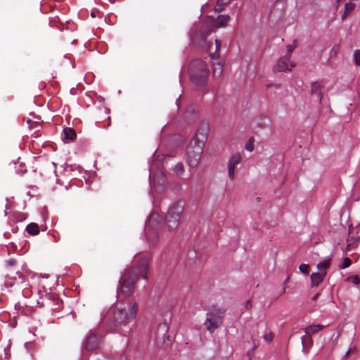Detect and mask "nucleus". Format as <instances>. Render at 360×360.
<instances>
[{
  "mask_svg": "<svg viewBox=\"0 0 360 360\" xmlns=\"http://www.w3.org/2000/svg\"><path fill=\"white\" fill-rule=\"evenodd\" d=\"M111 310L115 323L106 326V330L112 332L117 325L126 326L136 319L139 304L134 301L127 300L117 304Z\"/></svg>",
  "mask_w": 360,
  "mask_h": 360,
  "instance_id": "3",
  "label": "nucleus"
},
{
  "mask_svg": "<svg viewBox=\"0 0 360 360\" xmlns=\"http://www.w3.org/2000/svg\"><path fill=\"white\" fill-rule=\"evenodd\" d=\"M134 257L136 260L134 267L126 269L119 281L117 292L124 296H130L133 293L134 284L139 278H148L150 258L140 254L135 255Z\"/></svg>",
  "mask_w": 360,
  "mask_h": 360,
  "instance_id": "1",
  "label": "nucleus"
},
{
  "mask_svg": "<svg viewBox=\"0 0 360 360\" xmlns=\"http://www.w3.org/2000/svg\"><path fill=\"white\" fill-rule=\"evenodd\" d=\"M198 118L197 107L193 104L188 105L184 114V120L187 123L195 122Z\"/></svg>",
  "mask_w": 360,
  "mask_h": 360,
  "instance_id": "14",
  "label": "nucleus"
},
{
  "mask_svg": "<svg viewBox=\"0 0 360 360\" xmlns=\"http://www.w3.org/2000/svg\"><path fill=\"white\" fill-rule=\"evenodd\" d=\"M16 274L18 275L19 278L21 280L20 283L24 284L25 281L23 274L19 271H17Z\"/></svg>",
  "mask_w": 360,
  "mask_h": 360,
  "instance_id": "37",
  "label": "nucleus"
},
{
  "mask_svg": "<svg viewBox=\"0 0 360 360\" xmlns=\"http://www.w3.org/2000/svg\"><path fill=\"white\" fill-rule=\"evenodd\" d=\"M162 162L158 160H153L149 167V181L152 190L156 193H162L166 186V176L161 169Z\"/></svg>",
  "mask_w": 360,
  "mask_h": 360,
  "instance_id": "6",
  "label": "nucleus"
},
{
  "mask_svg": "<svg viewBox=\"0 0 360 360\" xmlns=\"http://www.w3.org/2000/svg\"><path fill=\"white\" fill-rule=\"evenodd\" d=\"M326 275V271L312 273L311 274V287L318 286L321 283H322Z\"/></svg>",
  "mask_w": 360,
  "mask_h": 360,
  "instance_id": "16",
  "label": "nucleus"
},
{
  "mask_svg": "<svg viewBox=\"0 0 360 360\" xmlns=\"http://www.w3.org/2000/svg\"><path fill=\"white\" fill-rule=\"evenodd\" d=\"M290 58L288 56H285L283 58H280L276 65L274 67V70L275 72H284L288 70V63H289Z\"/></svg>",
  "mask_w": 360,
  "mask_h": 360,
  "instance_id": "15",
  "label": "nucleus"
},
{
  "mask_svg": "<svg viewBox=\"0 0 360 360\" xmlns=\"http://www.w3.org/2000/svg\"><path fill=\"white\" fill-rule=\"evenodd\" d=\"M295 48V44L288 45L287 46V50H288V53L290 54L294 50Z\"/></svg>",
  "mask_w": 360,
  "mask_h": 360,
  "instance_id": "35",
  "label": "nucleus"
},
{
  "mask_svg": "<svg viewBox=\"0 0 360 360\" xmlns=\"http://www.w3.org/2000/svg\"><path fill=\"white\" fill-rule=\"evenodd\" d=\"M275 86H276V88H279V87H280V84H275Z\"/></svg>",
  "mask_w": 360,
  "mask_h": 360,
  "instance_id": "52",
  "label": "nucleus"
},
{
  "mask_svg": "<svg viewBox=\"0 0 360 360\" xmlns=\"http://www.w3.org/2000/svg\"><path fill=\"white\" fill-rule=\"evenodd\" d=\"M311 94L316 96L317 99L319 102L321 101L322 94H321V84L319 82H315L311 83Z\"/></svg>",
  "mask_w": 360,
  "mask_h": 360,
  "instance_id": "17",
  "label": "nucleus"
},
{
  "mask_svg": "<svg viewBox=\"0 0 360 360\" xmlns=\"http://www.w3.org/2000/svg\"><path fill=\"white\" fill-rule=\"evenodd\" d=\"M245 149L248 151H252L254 150V146H253V143L251 142V141L250 140V141L248 143H247L245 144Z\"/></svg>",
  "mask_w": 360,
  "mask_h": 360,
  "instance_id": "32",
  "label": "nucleus"
},
{
  "mask_svg": "<svg viewBox=\"0 0 360 360\" xmlns=\"http://www.w3.org/2000/svg\"><path fill=\"white\" fill-rule=\"evenodd\" d=\"M206 6H207V4H205V5H203V6L201 7V11H202V9H204V8H205V7H206Z\"/></svg>",
  "mask_w": 360,
  "mask_h": 360,
  "instance_id": "49",
  "label": "nucleus"
},
{
  "mask_svg": "<svg viewBox=\"0 0 360 360\" xmlns=\"http://www.w3.org/2000/svg\"><path fill=\"white\" fill-rule=\"evenodd\" d=\"M181 75H182V72H181L180 75H179V82H180V83L181 82Z\"/></svg>",
  "mask_w": 360,
  "mask_h": 360,
  "instance_id": "48",
  "label": "nucleus"
},
{
  "mask_svg": "<svg viewBox=\"0 0 360 360\" xmlns=\"http://www.w3.org/2000/svg\"><path fill=\"white\" fill-rule=\"evenodd\" d=\"M167 330L168 326L165 323H160L158 326L157 336L164 339L167 335Z\"/></svg>",
  "mask_w": 360,
  "mask_h": 360,
  "instance_id": "20",
  "label": "nucleus"
},
{
  "mask_svg": "<svg viewBox=\"0 0 360 360\" xmlns=\"http://www.w3.org/2000/svg\"><path fill=\"white\" fill-rule=\"evenodd\" d=\"M91 15L93 18H94V17L96 16V15H95V13H94V12H91Z\"/></svg>",
  "mask_w": 360,
  "mask_h": 360,
  "instance_id": "50",
  "label": "nucleus"
},
{
  "mask_svg": "<svg viewBox=\"0 0 360 360\" xmlns=\"http://www.w3.org/2000/svg\"><path fill=\"white\" fill-rule=\"evenodd\" d=\"M329 266H330V260L326 259V260H323V261L318 263V264L316 265V267L321 271L322 270H323V271H326V269H328L329 267Z\"/></svg>",
  "mask_w": 360,
  "mask_h": 360,
  "instance_id": "26",
  "label": "nucleus"
},
{
  "mask_svg": "<svg viewBox=\"0 0 360 360\" xmlns=\"http://www.w3.org/2000/svg\"><path fill=\"white\" fill-rule=\"evenodd\" d=\"M22 294L25 297H28L30 296L28 290H26L25 289H23L22 290Z\"/></svg>",
  "mask_w": 360,
  "mask_h": 360,
  "instance_id": "39",
  "label": "nucleus"
},
{
  "mask_svg": "<svg viewBox=\"0 0 360 360\" xmlns=\"http://www.w3.org/2000/svg\"><path fill=\"white\" fill-rule=\"evenodd\" d=\"M349 352H350V349H349V350L346 352L345 355H346V356H347Z\"/></svg>",
  "mask_w": 360,
  "mask_h": 360,
  "instance_id": "53",
  "label": "nucleus"
},
{
  "mask_svg": "<svg viewBox=\"0 0 360 360\" xmlns=\"http://www.w3.org/2000/svg\"><path fill=\"white\" fill-rule=\"evenodd\" d=\"M211 32L210 28L205 26H194L190 31V39L193 45L202 51H208L212 46V41L207 39V35Z\"/></svg>",
  "mask_w": 360,
  "mask_h": 360,
  "instance_id": "7",
  "label": "nucleus"
},
{
  "mask_svg": "<svg viewBox=\"0 0 360 360\" xmlns=\"http://www.w3.org/2000/svg\"><path fill=\"white\" fill-rule=\"evenodd\" d=\"M354 60L356 65H360V50H356L354 53Z\"/></svg>",
  "mask_w": 360,
  "mask_h": 360,
  "instance_id": "29",
  "label": "nucleus"
},
{
  "mask_svg": "<svg viewBox=\"0 0 360 360\" xmlns=\"http://www.w3.org/2000/svg\"><path fill=\"white\" fill-rule=\"evenodd\" d=\"M221 316L213 313H208L207 314L206 320L204 322V325L206 329L210 333H212L219 326L221 325Z\"/></svg>",
  "mask_w": 360,
  "mask_h": 360,
  "instance_id": "11",
  "label": "nucleus"
},
{
  "mask_svg": "<svg viewBox=\"0 0 360 360\" xmlns=\"http://www.w3.org/2000/svg\"><path fill=\"white\" fill-rule=\"evenodd\" d=\"M213 77H219L223 72V65L220 62H213L212 63Z\"/></svg>",
  "mask_w": 360,
  "mask_h": 360,
  "instance_id": "19",
  "label": "nucleus"
},
{
  "mask_svg": "<svg viewBox=\"0 0 360 360\" xmlns=\"http://www.w3.org/2000/svg\"><path fill=\"white\" fill-rule=\"evenodd\" d=\"M38 294L39 295V297L41 298L42 297V292L41 290H39L38 291Z\"/></svg>",
  "mask_w": 360,
  "mask_h": 360,
  "instance_id": "47",
  "label": "nucleus"
},
{
  "mask_svg": "<svg viewBox=\"0 0 360 360\" xmlns=\"http://www.w3.org/2000/svg\"><path fill=\"white\" fill-rule=\"evenodd\" d=\"M229 20V15H219L217 18L208 16L204 20V25L207 26L212 30V28H219L225 26Z\"/></svg>",
  "mask_w": 360,
  "mask_h": 360,
  "instance_id": "10",
  "label": "nucleus"
},
{
  "mask_svg": "<svg viewBox=\"0 0 360 360\" xmlns=\"http://www.w3.org/2000/svg\"><path fill=\"white\" fill-rule=\"evenodd\" d=\"M101 325H102V326H104L105 325V319H103L101 321Z\"/></svg>",
  "mask_w": 360,
  "mask_h": 360,
  "instance_id": "46",
  "label": "nucleus"
},
{
  "mask_svg": "<svg viewBox=\"0 0 360 360\" xmlns=\"http://www.w3.org/2000/svg\"><path fill=\"white\" fill-rule=\"evenodd\" d=\"M162 227V218L158 213L153 212L146 219L144 229L146 240L150 245L154 246L158 243Z\"/></svg>",
  "mask_w": 360,
  "mask_h": 360,
  "instance_id": "5",
  "label": "nucleus"
},
{
  "mask_svg": "<svg viewBox=\"0 0 360 360\" xmlns=\"http://www.w3.org/2000/svg\"><path fill=\"white\" fill-rule=\"evenodd\" d=\"M354 4L352 2L347 3L345 6V13L342 15V18L344 19L349 13L354 10Z\"/></svg>",
  "mask_w": 360,
  "mask_h": 360,
  "instance_id": "25",
  "label": "nucleus"
},
{
  "mask_svg": "<svg viewBox=\"0 0 360 360\" xmlns=\"http://www.w3.org/2000/svg\"><path fill=\"white\" fill-rule=\"evenodd\" d=\"M188 255L190 259L195 258L196 257L195 251L194 250H190L188 253Z\"/></svg>",
  "mask_w": 360,
  "mask_h": 360,
  "instance_id": "34",
  "label": "nucleus"
},
{
  "mask_svg": "<svg viewBox=\"0 0 360 360\" xmlns=\"http://www.w3.org/2000/svg\"><path fill=\"white\" fill-rule=\"evenodd\" d=\"M209 131L210 124L208 121H201L194 136L186 149V161L191 168H194L199 164L207 140Z\"/></svg>",
  "mask_w": 360,
  "mask_h": 360,
  "instance_id": "2",
  "label": "nucleus"
},
{
  "mask_svg": "<svg viewBox=\"0 0 360 360\" xmlns=\"http://www.w3.org/2000/svg\"><path fill=\"white\" fill-rule=\"evenodd\" d=\"M231 0H217V4L214 7V11L221 12L224 10V6L229 4Z\"/></svg>",
  "mask_w": 360,
  "mask_h": 360,
  "instance_id": "22",
  "label": "nucleus"
},
{
  "mask_svg": "<svg viewBox=\"0 0 360 360\" xmlns=\"http://www.w3.org/2000/svg\"><path fill=\"white\" fill-rule=\"evenodd\" d=\"M319 296H320V293H319V292H318V293L315 294V295L312 297V298H311V299H312V300H313V301H316V300L319 298Z\"/></svg>",
  "mask_w": 360,
  "mask_h": 360,
  "instance_id": "40",
  "label": "nucleus"
},
{
  "mask_svg": "<svg viewBox=\"0 0 360 360\" xmlns=\"http://www.w3.org/2000/svg\"><path fill=\"white\" fill-rule=\"evenodd\" d=\"M100 340L101 338L91 330L86 337L83 347L87 350H93L98 347Z\"/></svg>",
  "mask_w": 360,
  "mask_h": 360,
  "instance_id": "13",
  "label": "nucleus"
},
{
  "mask_svg": "<svg viewBox=\"0 0 360 360\" xmlns=\"http://www.w3.org/2000/svg\"><path fill=\"white\" fill-rule=\"evenodd\" d=\"M190 80L196 89L204 94L207 92L209 70L206 63L200 59L192 60L188 68Z\"/></svg>",
  "mask_w": 360,
  "mask_h": 360,
  "instance_id": "4",
  "label": "nucleus"
},
{
  "mask_svg": "<svg viewBox=\"0 0 360 360\" xmlns=\"http://www.w3.org/2000/svg\"><path fill=\"white\" fill-rule=\"evenodd\" d=\"M63 132L64 138L68 141H72L76 138L75 131L70 127H65Z\"/></svg>",
  "mask_w": 360,
  "mask_h": 360,
  "instance_id": "18",
  "label": "nucleus"
},
{
  "mask_svg": "<svg viewBox=\"0 0 360 360\" xmlns=\"http://www.w3.org/2000/svg\"><path fill=\"white\" fill-rule=\"evenodd\" d=\"M181 95H180L179 96V98L176 100V105H177V107H179V103H180V98H181Z\"/></svg>",
  "mask_w": 360,
  "mask_h": 360,
  "instance_id": "45",
  "label": "nucleus"
},
{
  "mask_svg": "<svg viewBox=\"0 0 360 360\" xmlns=\"http://www.w3.org/2000/svg\"><path fill=\"white\" fill-rule=\"evenodd\" d=\"M242 160L241 155L239 153L233 154L228 162V174L231 180H233L235 178V169Z\"/></svg>",
  "mask_w": 360,
  "mask_h": 360,
  "instance_id": "12",
  "label": "nucleus"
},
{
  "mask_svg": "<svg viewBox=\"0 0 360 360\" xmlns=\"http://www.w3.org/2000/svg\"><path fill=\"white\" fill-rule=\"evenodd\" d=\"M32 345V342H27L25 343V347L26 348V349H30V347Z\"/></svg>",
  "mask_w": 360,
  "mask_h": 360,
  "instance_id": "42",
  "label": "nucleus"
},
{
  "mask_svg": "<svg viewBox=\"0 0 360 360\" xmlns=\"http://www.w3.org/2000/svg\"><path fill=\"white\" fill-rule=\"evenodd\" d=\"M76 42H77V40H76V39H74V40L72 41V44H76Z\"/></svg>",
  "mask_w": 360,
  "mask_h": 360,
  "instance_id": "51",
  "label": "nucleus"
},
{
  "mask_svg": "<svg viewBox=\"0 0 360 360\" xmlns=\"http://www.w3.org/2000/svg\"><path fill=\"white\" fill-rule=\"evenodd\" d=\"M15 260L11 259H9L7 263L9 266H13L14 264H15Z\"/></svg>",
  "mask_w": 360,
  "mask_h": 360,
  "instance_id": "43",
  "label": "nucleus"
},
{
  "mask_svg": "<svg viewBox=\"0 0 360 360\" xmlns=\"http://www.w3.org/2000/svg\"><path fill=\"white\" fill-rule=\"evenodd\" d=\"M352 282L354 285H359L360 283V278L358 276H354L352 277Z\"/></svg>",
  "mask_w": 360,
  "mask_h": 360,
  "instance_id": "33",
  "label": "nucleus"
},
{
  "mask_svg": "<svg viewBox=\"0 0 360 360\" xmlns=\"http://www.w3.org/2000/svg\"><path fill=\"white\" fill-rule=\"evenodd\" d=\"M26 231L28 233L35 236L39 233V228L37 224L30 223L26 226Z\"/></svg>",
  "mask_w": 360,
  "mask_h": 360,
  "instance_id": "21",
  "label": "nucleus"
},
{
  "mask_svg": "<svg viewBox=\"0 0 360 360\" xmlns=\"http://www.w3.org/2000/svg\"><path fill=\"white\" fill-rule=\"evenodd\" d=\"M252 307V304L250 300H248L245 303V308L249 309Z\"/></svg>",
  "mask_w": 360,
  "mask_h": 360,
  "instance_id": "41",
  "label": "nucleus"
},
{
  "mask_svg": "<svg viewBox=\"0 0 360 360\" xmlns=\"http://www.w3.org/2000/svg\"><path fill=\"white\" fill-rule=\"evenodd\" d=\"M16 172L20 174H23L26 172V169L25 168V165L22 163H20L19 166L16 169Z\"/></svg>",
  "mask_w": 360,
  "mask_h": 360,
  "instance_id": "31",
  "label": "nucleus"
},
{
  "mask_svg": "<svg viewBox=\"0 0 360 360\" xmlns=\"http://www.w3.org/2000/svg\"><path fill=\"white\" fill-rule=\"evenodd\" d=\"M351 259L349 257H345L342 263L339 265L341 269H345L351 265Z\"/></svg>",
  "mask_w": 360,
  "mask_h": 360,
  "instance_id": "28",
  "label": "nucleus"
},
{
  "mask_svg": "<svg viewBox=\"0 0 360 360\" xmlns=\"http://www.w3.org/2000/svg\"><path fill=\"white\" fill-rule=\"evenodd\" d=\"M273 339V336L271 333L264 335V340L266 342H271Z\"/></svg>",
  "mask_w": 360,
  "mask_h": 360,
  "instance_id": "36",
  "label": "nucleus"
},
{
  "mask_svg": "<svg viewBox=\"0 0 360 360\" xmlns=\"http://www.w3.org/2000/svg\"><path fill=\"white\" fill-rule=\"evenodd\" d=\"M299 269L301 273L304 274H308L309 273V265L306 264H301L299 266Z\"/></svg>",
  "mask_w": 360,
  "mask_h": 360,
  "instance_id": "30",
  "label": "nucleus"
},
{
  "mask_svg": "<svg viewBox=\"0 0 360 360\" xmlns=\"http://www.w3.org/2000/svg\"><path fill=\"white\" fill-rule=\"evenodd\" d=\"M215 42V52L210 55L212 60H218L219 58V51L221 47V41L218 39L214 40Z\"/></svg>",
  "mask_w": 360,
  "mask_h": 360,
  "instance_id": "23",
  "label": "nucleus"
},
{
  "mask_svg": "<svg viewBox=\"0 0 360 360\" xmlns=\"http://www.w3.org/2000/svg\"><path fill=\"white\" fill-rule=\"evenodd\" d=\"M18 280L15 278L8 277L6 278L4 286L7 289L12 288Z\"/></svg>",
  "mask_w": 360,
  "mask_h": 360,
  "instance_id": "27",
  "label": "nucleus"
},
{
  "mask_svg": "<svg viewBox=\"0 0 360 360\" xmlns=\"http://www.w3.org/2000/svg\"><path fill=\"white\" fill-rule=\"evenodd\" d=\"M273 84H267V86L269 87L271 86H272Z\"/></svg>",
  "mask_w": 360,
  "mask_h": 360,
  "instance_id": "54",
  "label": "nucleus"
},
{
  "mask_svg": "<svg viewBox=\"0 0 360 360\" xmlns=\"http://www.w3.org/2000/svg\"><path fill=\"white\" fill-rule=\"evenodd\" d=\"M325 328V326L321 324L310 325L304 329L305 334L307 337L302 336L301 342L302 345V352L307 353L312 345L311 334H315Z\"/></svg>",
  "mask_w": 360,
  "mask_h": 360,
  "instance_id": "9",
  "label": "nucleus"
},
{
  "mask_svg": "<svg viewBox=\"0 0 360 360\" xmlns=\"http://www.w3.org/2000/svg\"><path fill=\"white\" fill-rule=\"evenodd\" d=\"M173 171L176 175H181L184 172V167L183 164L181 162L176 163L173 168Z\"/></svg>",
  "mask_w": 360,
  "mask_h": 360,
  "instance_id": "24",
  "label": "nucleus"
},
{
  "mask_svg": "<svg viewBox=\"0 0 360 360\" xmlns=\"http://www.w3.org/2000/svg\"><path fill=\"white\" fill-rule=\"evenodd\" d=\"M153 207H156V208L159 206L158 200L153 196Z\"/></svg>",
  "mask_w": 360,
  "mask_h": 360,
  "instance_id": "38",
  "label": "nucleus"
},
{
  "mask_svg": "<svg viewBox=\"0 0 360 360\" xmlns=\"http://www.w3.org/2000/svg\"><path fill=\"white\" fill-rule=\"evenodd\" d=\"M184 207V202L179 200L169 208L165 217V223L169 231H172L177 227Z\"/></svg>",
  "mask_w": 360,
  "mask_h": 360,
  "instance_id": "8",
  "label": "nucleus"
},
{
  "mask_svg": "<svg viewBox=\"0 0 360 360\" xmlns=\"http://www.w3.org/2000/svg\"><path fill=\"white\" fill-rule=\"evenodd\" d=\"M20 308H21V305L19 303H17V304H15V309L17 311H20Z\"/></svg>",
  "mask_w": 360,
  "mask_h": 360,
  "instance_id": "44",
  "label": "nucleus"
}]
</instances>
